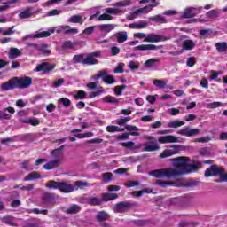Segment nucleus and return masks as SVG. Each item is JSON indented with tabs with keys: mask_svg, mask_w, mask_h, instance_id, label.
Masks as SVG:
<instances>
[{
	"mask_svg": "<svg viewBox=\"0 0 227 227\" xmlns=\"http://www.w3.org/2000/svg\"><path fill=\"white\" fill-rule=\"evenodd\" d=\"M190 160H191L185 156L169 159V162H173L175 168L156 169L149 172V175L154 178H175V176L187 175V173H194V171L201 169V162L197 161L193 164H189Z\"/></svg>",
	"mask_w": 227,
	"mask_h": 227,
	"instance_id": "obj_1",
	"label": "nucleus"
},
{
	"mask_svg": "<svg viewBox=\"0 0 227 227\" xmlns=\"http://www.w3.org/2000/svg\"><path fill=\"white\" fill-rule=\"evenodd\" d=\"M132 4V0H122L116 2L113 4L114 8H106L104 14H100L96 20L101 22L102 20H113V16L111 15H123L127 10V6Z\"/></svg>",
	"mask_w": 227,
	"mask_h": 227,
	"instance_id": "obj_2",
	"label": "nucleus"
},
{
	"mask_svg": "<svg viewBox=\"0 0 227 227\" xmlns=\"http://www.w3.org/2000/svg\"><path fill=\"white\" fill-rule=\"evenodd\" d=\"M65 145H62L60 148H57L51 152L52 160L43 166V169L50 171L51 169H54V168H58L61 161L63 160V148Z\"/></svg>",
	"mask_w": 227,
	"mask_h": 227,
	"instance_id": "obj_3",
	"label": "nucleus"
},
{
	"mask_svg": "<svg viewBox=\"0 0 227 227\" xmlns=\"http://www.w3.org/2000/svg\"><path fill=\"white\" fill-rule=\"evenodd\" d=\"M224 169L217 165H211L206 171H205V176L210 177V176H223V172Z\"/></svg>",
	"mask_w": 227,
	"mask_h": 227,
	"instance_id": "obj_4",
	"label": "nucleus"
},
{
	"mask_svg": "<svg viewBox=\"0 0 227 227\" xmlns=\"http://www.w3.org/2000/svg\"><path fill=\"white\" fill-rule=\"evenodd\" d=\"M154 6L156 5L153 4L151 5L137 9L133 12H129L127 15V19H129V20H133V19H137V15H139L140 13H150V12H152V8H154Z\"/></svg>",
	"mask_w": 227,
	"mask_h": 227,
	"instance_id": "obj_5",
	"label": "nucleus"
},
{
	"mask_svg": "<svg viewBox=\"0 0 227 227\" xmlns=\"http://www.w3.org/2000/svg\"><path fill=\"white\" fill-rule=\"evenodd\" d=\"M180 152V145H173L168 149H165L160 154V159H166L172 155H176Z\"/></svg>",
	"mask_w": 227,
	"mask_h": 227,
	"instance_id": "obj_6",
	"label": "nucleus"
},
{
	"mask_svg": "<svg viewBox=\"0 0 227 227\" xmlns=\"http://www.w3.org/2000/svg\"><path fill=\"white\" fill-rule=\"evenodd\" d=\"M144 152H158L160 150V145L157 141H148L140 145Z\"/></svg>",
	"mask_w": 227,
	"mask_h": 227,
	"instance_id": "obj_7",
	"label": "nucleus"
},
{
	"mask_svg": "<svg viewBox=\"0 0 227 227\" xmlns=\"http://www.w3.org/2000/svg\"><path fill=\"white\" fill-rule=\"evenodd\" d=\"M203 10V7H189L184 10L182 13L183 19H191L192 17H196L200 12Z\"/></svg>",
	"mask_w": 227,
	"mask_h": 227,
	"instance_id": "obj_8",
	"label": "nucleus"
},
{
	"mask_svg": "<svg viewBox=\"0 0 227 227\" xmlns=\"http://www.w3.org/2000/svg\"><path fill=\"white\" fill-rule=\"evenodd\" d=\"M56 28L51 27L49 31H36L35 34L27 35L24 37V40H27L28 38H47V36H51V33H55Z\"/></svg>",
	"mask_w": 227,
	"mask_h": 227,
	"instance_id": "obj_9",
	"label": "nucleus"
},
{
	"mask_svg": "<svg viewBox=\"0 0 227 227\" xmlns=\"http://www.w3.org/2000/svg\"><path fill=\"white\" fill-rule=\"evenodd\" d=\"M16 82V88H29L33 84V79L31 77H23V78H14Z\"/></svg>",
	"mask_w": 227,
	"mask_h": 227,
	"instance_id": "obj_10",
	"label": "nucleus"
},
{
	"mask_svg": "<svg viewBox=\"0 0 227 227\" xmlns=\"http://www.w3.org/2000/svg\"><path fill=\"white\" fill-rule=\"evenodd\" d=\"M96 79H103L104 82L106 84H115L116 80L114 79V75H110L109 73L106 71H100L97 76Z\"/></svg>",
	"mask_w": 227,
	"mask_h": 227,
	"instance_id": "obj_11",
	"label": "nucleus"
},
{
	"mask_svg": "<svg viewBox=\"0 0 227 227\" xmlns=\"http://www.w3.org/2000/svg\"><path fill=\"white\" fill-rule=\"evenodd\" d=\"M56 66L50 64L49 62H43L38 64L35 68V72H43V74H49L52 72Z\"/></svg>",
	"mask_w": 227,
	"mask_h": 227,
	"instance_id": "obj_12",
	"label": "nucleus"
},
{
	"mask_svg": "<svg viewBox=\"0 0 227 227\" xmlns=\"http://www.w3.org/2000/svg\"><path fill=\"white\" fill-rule=\"evenodd\" d=\"M166 40H168V38L164 35L149 34V35H147L145 39H144V42H147L149 43H157L159 42H166Z\"/></svg>",
	"mask_w": 227,
	"mask_h": 227,
	"instance_id": "obj_13",
	"label": "nucleus"
},
{
	"mask_svg": "<svg viewBox=\"0 0 227 227\" xmlns=\"http://www.w3.org/2000/svg\"><path fill=\"white\" fill-rule=\"evenodd\" d=\"M57 33H64L65 35H77V33H79V29L75 27L72 28L68 25H62L57 29Z\"/></svg>",
	"mask_w": 227,
	"mask_h": 227,
	"instance_id": "obj_14",
	"label": "nucleus"
},
{
	"mask_svg": "<svg viewBox=\"0 0 227 227\" xmlns=\"http://www.w3.org/2000/svg\"><path fill=\"white\" fill-rule=\"evenodd\" d=\"M158 142L161 145H166L168 143H178V137L173 135L161 136L158 137Z\"/></svg>",
	"mask_w": 227,
	"mask_h": 227,
	"instance_id": "obj_15",
	"label": "nucleus"
},
{
	"mask_svg": "<svg viewBox=\"0 0 227 227\" xmlns=\"http://www.w3.org/2000/svg\"><path fill=\"white\" fill-rule=\"evenodd\" d=\"M98 52H92V53H89L86 58H84L83 60V65H97V63H98V61L95 59L98 58Z\"/></svg>",
	"mask_w": 227,
	"mask_h": 227,
	"instance_id": "obj_16",
	"label": "nucleus"
},
{
	"mask_svg": "<svg viewBox=\"0 0 227 227\" xmlns=\"http://www.w3.org/2000/svg\"><path fill=\"white\" fill-rule=\"evenodd\" d=\"M131 207L132 204H130L129 202H120L117 205H115L114 212L121 214L123 212H127V210H129V208H130Z\"/></svg>",
	"mask_w": 227,
	"mask_h": 227,
	"instance_id": "obj_17",
	"label": "nucleus"
},
{
	"mask_svg": "<svg viewBox=\"0 0 227 227\" xmlns=\"http://www.w3.org/2000/svg\"><path fill=\"white\" fill-rule=\"evenodd\" d=\"M12 114H15V108L9 106L5 110L0 111V120H10Z\"/></svg>",
	"mask_w": 227,
	"mask_h": 227,
	"instance_id": "obj_18",
	"label": "nucleus"
},
{
	"mask_svg": "<svg viewBox=\"0 0 227 227\" xmlns=\"http://www.w3.org/2000/svg\"><path fill=\"white\" fill-rule=\"evenodd\" d=\"M59 191H60L61 192H74V191H75V187L74 186V184H70V183H67V182H60V184L59 186Z\"/></svg>",
	"mask_w": 227,
	"mask_h": 227,
	"instance_id": "obj_19",
	"label": "nucleus"
},
{
	"mask_svg": "<svg viewBox=\"0 0 227 227\" xmlns=\"http://www.w3.org/2000/svg\"><path fill=\"white\" fill-rule=\"evenodd\" d=\"M114 27H116L114 24H102L97 27L98 31L102 32L103 35H107L108 33H111V31L114 29Z\"/></svg>",
	"mask_w": 227,
	"mask_h": 227,
	"instance_id": "obj_20",
	"label": "nucleus"
},
{
	"mask_svg": "<svg viewBox=\"0 0 227 227\" xmlns=\"http://www.w3.org/2000/svg\"><path fill=\"white\" fill-rule=\"evenodd\" d=\"M159 59H149L145 62V67L148 70H157V66L159 65Z\"/></svg>",
	"mask_w": 227,
	"mask_h": 227,
	"instance_id": "obj_21",
	"label": "nucleus"
},
{
	"mask_svg": "<svg viewBox=\"0 0 227 227\" xmlns=\"http://www.w3.org/2000/svg\"><path fill=\"white\" fill-rule=\"evenodd\" d=\"M130 29H146L148 27V21L139 20L129 24Z\"/></svg>",
	"mask_w": 227,
	"mask_h": 227,
	"instance_id": "obj_22",
	"label": "nucleus"
},
{
	"mask_svg": "<svg viewBox=\"0 0 227 227\" xmlns=\"http://www.w3.org/2000/svg\"><path fill=\"white\" fill-rule=\"evenodd\" d=\"M1 88L2 91H10V90H15V88H17L15 78L3 83Z\"/></svg>",
	"mask_w": 227,
	"mask_h": 227,
	"instance_id": "obj_23",
	"label": "nucleus"
},
{
	"mask_svg": "<svg viewBox=\"0 0 227 227\" xmlns=\"http://www.w3.org/2000/svg\"><path fill=\"white\" fill-rule=\"evenodd\" d=\"M160 49V46L154 44H141L134 48V51H157Z\"/></svg>",
	"mask_w": 227,
	"mask_h": 227,
	"instance_id": "obj_24",
	"label": "nucleus"
},
{
	"mask_svg": "<svg viewBox=\"0 0 227 227\" xmlns=\"http://www.w3.org/2000/svg\"><path fill=\"white\" fill-rule=\"evenodd\" d=\"M104 104H120V99L116 98L114 96L107 95L101 98Z\"/></svg>",
	"mask_w": 227,
	"mask_h": 227,
	"instance_id": "obj_25",
	"label": "nucleus"
},
{
	"mask_svg": "<svg viewBox=\"0 0 227 227\" xmlns=\"http://www.w3.org/2000/svg\"><path fill=\"white\" fill-rule=\"evenodd\" d=\"M110 217L111 216L109 215V214H107V212L106 211H99L96 215V219L97 221H98V223H104V221H109Z\"/></svg>",
	"mask_w": 227,
	"mask_h": 227,
	"instance_id": "obj_26",
	"label": "nucleus"
},
{
	"mask_svg": "<svg viewBox=\"0 0 227 227\" xmlns=\"http://www.w3.org/2000/svg\"><path fill=\"white\" fill-rule=\"evenodd\" d=\"M19 0H10L5 3H3L0 5V13H3V12H6V10H9L12 4H15Z\"/></svg>",
	"mask_w": 227,
	"mask_h": 227,
	"instance_id": "obj_27",
	"label": "nucleus"
},
{
	"mask_svg": "<svg viewBox=\"0 0 227 227\" xmlns=\"http://www.w3.org/2000/svg\"><path fill=\"white\" fill-rule=\"evenodd\" d=\"M38 178H42V176L40 175V173L34 171V172H31L30 174H28L24 178V182H31L33 180H38Z\"/></svg>",
	"mask_w": 227,
	"mask_h": 227,
	"instance_id": "obj_28",
	"label": "nucleus"
},
{
	"mask_svg": "<svg viewBox=\"0 0 227 227\" xmlns=\"http://www.w3.org/2000/svg\"><path fill=\"white\" fill-rule=\"evenodd\" d=\"M115 38L118 43H123L124 42H127L129 35H127V32H119L115 34Z\"/></svg>",
	"mask_w": 227,
	"mask_h": 227,
	"instance_id": "obj_29",
	"label": "nucleus"
},
{
	"mask_svg": "<svg viewBox=\"0 0 227 227\" xmlns=\"http://www.w3.org/2000/svg\"><path fill=\"white\" fill-rule=\"evenodd\" d=\"M27 51V52H31V54H40V44H28Z\"/></svg>",
	"mask_w": 227,
	"mask_h": 227,
	"instance_id": "obj_30",
	"label": "nucleus"
},
{
	"mask_svg": "<svg viewBox=\"0 0 227 227\" xmlns=\"http://www.w3.org/2000/svg\"><path fill=\"white\" fill-rule=\"evenodd\" d=\"M91 184L86 181H76L74 182V191H79V189H84V187H90Z\"/></svg>",
	"mask_w": 227,
	"mask_h": 227,
	"instance_id": "obj_31",
	"label": "nucleus"
},
{
	"mask_svg": "<svg viewBox=\"0 0 227 227\" xmlns=\"http://www.w3.org/2000/svg\"><path fill=\"white\" fill-rule=\"evenodd\" d=\"M68 22H70L71 24H82L84 22V20L81 15H73L68 19Z\"/></svg>",
	"mask_w": 227,
	"mask_h": 227,
	"instance_id": "obj_32",
	"label": "nucleus"
},
{
	"mask_svg": "<svg viewBox=\"0 0 227 227\" xmlns=\"http://www.w3.org/2000/svg\"><path fill=\"white\" fill-rule=\"evenodd\" d=\"M185 125V121H172L167 124L168 129H178V127H182Z\"/></svg>",
	"mask_w": 227,
	"mask_h": 227,
	"instance_id": "obj_33",
	"label": "nucleus"
},
{
	"mask_svg": "<svg viewBox=\"0 0 227 227\" xmlns=\"http://www.w3.org/2000/svg\"><path fill=\"white\" fill-rule=\"evenodd\" d=\"M194 47H196V43L192 40H186L183 43V49L184 51H192Z\"/></svg>",
	"mask_w": 227,
	"mask_h": 227,
	"instance_id": "obj_34",
	"label": "nucleus"
},
{
	"mask_svg": "<svg viewBox=\"0 0 227 227\" xmlns=\"http://www.w3.org/2000/svg\"><path fill=\"white\" fill-rule=\"evenodd\" d=\"M22 52H20V50L17 48H11L9 51V58L10 59H15V58H19Z\"/></svg>",
	"mask_w": 227,
	"mask_h": 227,
	"instance_id": "obj_35",
	"label": "nucleus"
},
{
	"mask_svg": "<svg viewBox=\"0 0 227 227\" xmlns=\"http://www.w3.org/2000/svg\"><path fill=\"white\" fill-rule=\"evenodd\" d=\"M210 74H212V75L209 77L210 81H215L216 82H221V78H219V75H221L223 72L211 70Z\"/></svg>",
	"mask_w": 227,
	"mask_h": 227,
	"instance_id": "obj_36",
	"label": "nucleus"
},
{
	"mask_svg": "<svg viewBox=\"0 0 227 227\" xmlns=\"http://www.w3.org/2000/svg\"><path fill=\"white\" fill-rule=\"evenodd\" d=\"M149 20H152L153 22H161V24H166L168 20L166 18H164L162 15L159 14L156 16H153L149 18Z\"/></svg>",
	"mask_w": 227,
	"mask_h": 227,
	"instance_id": "obj_37",
	"label": "nucleus"
},
{
	"mask_svg": "<svg viewBox=\"0 0 227 227\" xmlns=\"http://www.w3.org/2000/svg\"><path fill=\"white\" fill-rule=\"evenodd\" d=\"M20 123H29V125H33L34 127L40 125V121H38V119L36 118H32L27 120L21 119L20 120Z\"/></svg>",
	"mask_w": 227,
	"mask_h": 227,
	"instance_id": "obj_38",
	"label": "nucleus"
},
{
	"mask_svg": "<svg viewBox=\"0 0 227 227\" xmlns=\"http://www.w3.org/2000/svg\"><path fill=\"white\" fill-rule=\"evenodd\" d=\"M215 48L218 52H226L227 51V43L222 42V43H216Z\"/></svg>",
	"mask_w": 227,
	"mask_h": 227,
	"instance_id": "obj_39",
	"label": "nucleus"
},
{
	"mask_svg": "<svg viewBox=\"0 0 227 227\" xmlns=\"http://www.w3.org/2000/svg\"><path fill=\"white\" fill-rule=\"evenodd\" d=\"M102 198H103V201H111L113 200H116L118 198V194H116V193H104Z\"/></svg>",
	"mask_w": 227,
	"mask_h": 227,
	"instance_id": "obj_40",
	"label": "nucleus"
},
{
	"mask_svg": "<svg viewBox=\"0 0 227 227\" xmlns=\"http://www.w3.org/2000/svg\"><path fill=\"white\" fill-rule=\"evenodd\" d=\"M81 211V207L79 205H72L70 207H68L66 212L67 214H77L78 212Z\"/></svg>",
	"mask_w": 227,
	"mask_h": 227,
	"instance_id": "obj_41",
	"label": "nucleus"
},
{
	"mask_svg": "<svg viewBox=\"0 0 227 227\" xmlns=\"http://www.w3.org/2000/svg\"><path fill=\"white\" fill-rule=\"evenodd\" d=\"M39 54H51V49L47 44H40Z\"/></svg>",
	"mask_w": 227,
	"mask_h": 227,
	"instance_id": "obj_42",
	"label": "nucleus"
},
{
	"mask_svg": "<svg viewBox=\"0 0 227 227\" xmlns=\"http://www.w3.org/2000/svg\"><path fill=\"white\" fill-rule=\"evenodd\" d=\"M153 82L156 88H160V90H164V88H166L167 83L162 80L154 79Z\"/></svg>",
	"mask_w": 227,
	"mask_h": 227,
	"instance_id": "obj_43",
	"label": "nucleus"
},
{
	"mask_svg": "<svg viewBox=\"0 0 227 227\" xmlns=\"http://www.w3.org/2000/svg\"><path fill=\"white\" fill-rule=\"evenodd\" d=\"M156 184L160 187H168V185H176V183L175 182L162 181V180L156 181Z\"/></svg>",
	"mask_w": 227,
	"mask_h": 227,
	"instance_id": "obj_44",
	"label": "nucleus"
},
{
	"mask_svg": "<svg viewBox=\"0 0 227 227\" xmlns=\"http://www.w3.org/2000/svg\"><path fill=\"white\" fill-rule=\"evenodd\" d=\"M127 88V85H121V86H116L114 89V91L117 97H120L123 95V90Z\"/></svg>",
	"mask_w": 227,
	"mask_h": 227,
	"instance_id": "obj_45",
	"label": "nucleus"
},
{
	"mask_svg": "<svg viewBox=\"0 0 227 227\" xmlns=\"http://www.w3.org/2000/svg\"><path fill=\"white\" fill-rule=\"evenodd\" d=\"M59 184H60V182L50 181L49 183L46 184V187L48 189H59Z\"/></svg>",
	"mask_w": 227,
	"mask_h": 227,
	"instance_id": "obj_46",
	"label": "nucleus"
},
{
	"mask_svg": "<svg viewBox=\"0 0 227 227\" xmlns=\"http://www.w3.org/2000/svg\"><path fill=\"white\" fill-rule=\"evenodd\" d=\"M220 13H221V11L219 9H215V10H211V11L207 12V15L210 19H214L215 17H219Z\"/></svg>",
	"mask_w": 227,
	"mask_h": 227,
	"instance_id": "obj_47",
	"label": "nucleus"
},
{
	"mask_svg": "<svg viewBox=\"0 0 227 227\" xmlns=\"http://www.w3.org/2000/svg\"><path fill=\"white\" fill-rule=\"evenodd\" d=\"M73 61L74 63H82L84 65V54L74 55Z\"/></svg>",
	"mask_w": 227,
	"mask_h": 227,
	"instance_id": "obj_48",
	"label": "nucleus"
},
{
	"mask_svg": "<svg viewBox=\"0 0 227 227\" xmlns=\"http://www.w3.org/2000/svg\"><path fill=\"white\" fill-rule=\"evenodd\" d=\"M89 205H100L102 203V200L97 197H90L88 199Z\"/></svg>",
	"mask_w": 227,
	"mask_h": 227,
	"instance_id": "obj_49",
	"label": "nucleus"
},
{
	"mask_svg": "<svg viewBox=\"0 0 227 227\" xmlns=\"http://www.w3.org/2000/svg\"><path fill=\"white\" fill-rule=\"evenodd\" d=\"M106 130L107 132H123L125 129H121L118 126H107Z\"/></svg>",
	"mask_w": 227,
	"mask_h": 227,
	"instance_id": "obj_50",
	"label": "nucleus"
},
{
	"mask_svg": "<svg viewBox=\"0 0 227 227\" xmlns=\"http://www.w3.org/2000/svg\"><path fill=\"white\" fill-rule=\"evenodd\" d=\"M78 139H84L86 137H93V132L80 133L74 135Z\"/></svg>",
	"mask_w": 227,
	"mask_h": 227,
	"instance_id": "obj_51",
	"label": "nucleus"
},
{
	"mask_svg": "<svg viewBox=\"0 0 227 227\" xmlns=\"http://www.w3.org/2000/svg\"><path fill=\"white\" fill-rule=\"evenodd\" d=\"M223 106H224V104L219 101L207 104L209 109H217V107H223Z\"/></svg>",
	"mask_w": 227,
	"mask_h": 227,
	"instance_id": "obj_52",
	"label": "nucleus"
},
{
	"mask_svg": "<svg viewBox=\"0 0 227 227\" xmlns=\"http://www.w3.org/2000/svg\"><path fill=\"white\" fill-rule=\"evenodd\" d=\"M102 178H103V181L107 184L108 182H111V180H113V173L111 172L103 173Z\"/></svg>",
	"mask_w": 227,
	"mask_h": 227,
	"instance_id": "obj_53",
	"label": "nucleus"
},
{
	"mask_svg": "<svg viewBox=\"0 0 227 227\" xmlns=\"http://www.w3.org/2000/svg\"><path fill=\"white\" fill-rule=\"evenodd\" d=\"M122 146H125L126 148H129L130 150H137V148H140L141 145H136L134 142H128L122 144Z\"/></svg>",
	"mask_w": 227,
	"mask_h": 227,
	"instance_id": "obj_54",
	"label": "nucleus"
},
{
	"mask_svg": "<svg viewBox=\"0 0 227 227\" xmlns=\"http://www.w3.org/2000/svg\"><path fill=\"white\" fill-rule=\"evenodd\" d=\"M14 189H20V191H33V189H35V185L28 184L27 186H22L20 184V185L14 186Z\"/></svg>",
	"mask_w": 227,
	"mask_h": 227,
	"instance_id": "obj_55",
	"label": "nucleus"
},
{
	"mask_svg": "<svg viewBox=\"0 0 227 227\" xmlns=\"http://www.w3.org/2000/svg\"><path fill=\"white\" fill-rule=\"evenodd\" d=\"M76 100H82L86 98V91L79 90L76 94L74 96Z\"/></svg>",
	"mask_w": 227,
	"mask_h": 227,
	"instance_id": "obj_56",
	"label": "nucleus"
},
{
	"mask_svg": "<svg viewBox=\"0 0 227 227\" xmlns=\"http://www.w3.org/2000/svg\"><path fill=\"white\" fill-rule=\"evenodd\" d=\"M130 120H132V118L128 116V117H124V118L115 120V123L117 125H124L125 123H127V121H130Z\"/></svg>",
	"mask_w": 227,
	"mask_h": 227,
	"instance_id": "obj_57",
	"label": "nucleus"
},
{
	"mask_svg": "<svg viewBox=\"0 0 227 227\" xmlns=\"http://www.w3.org/2000/svg\"><path fill=\"white\" fill-rule=\"evenodd\" d=\"M59 102L64 106V107H70L72 101L67 98H61L59 99Z\"/></svg>",
	"mask_w": 227,
	"mask_h": 227,
	"instance_id": "obj_58",
	"label": "nucleus"
},
{
	"mask_svg": "<svg viewBox=\"0 0 227 227\" xmlns=\"http://www.w3.org/2000/svg\"><path fill=\"white\" fill-rule=\"evenodd\" d=\"M212 33H214V32L210 28H208V29H201L200 31V36H203L204 38H207V36H210V35H212Z\"/></svg>",
	"mask_w": 227,
	"mask_h": 227,
	"instance_id": "obj_59",
	"label": "nucleus"
},
{
	"mask_svg": "<svg viewBox=\"0 0 227 227\" xmlns=\"http://www.w3.org/2000/svg\"><path fill=\"white\" fill-rule=\"evenodd\" d=\"M31 15V10L27 9L19 14L20 19H27Z\"/></svg>",
	"mask_w": 227,
	"mask_h": 227,
	"instance_id": "obj_60",
	"label": "nucleus"
},
{
	"mask_svg": "<svg viewBox=\"0 0 227 227\" xmlns=\"http://www.w3.org/2000/svg\"><path fill=\"white\" fill-rule=\"evenodd\" d=\"M128 67L130 70H137L139 68V62L131 60L129 62Z\"/></svg>",
	"mask_w": 227,
	"mask_h": 227,
	"instance_id": "obj_61",
	"label": "nucleus"
},
{
	"mask_svg": "<svg viewBox=\"0 0 227 227\" xmlns=\"http://www.w3.org/2000/svg\"><path fill=\"white\" fill-rule=\"evenodd\" d=\"M209 141H212V137H202L200 138H196L194 140V143H208Z\"/></svg>",
	"mask_w": 227,
	"mask_h": 227,
	"instance_id": "obj_62",
	"label": "nucleus"
},
{
	"mask_svg": "<svg viewBox=\"0 0 227 227\" xmlns=\"http://www.w3.org/2000/svg\"><path fill=\"white\" fill-rule=\"evenodd\" d=\"M74 47H75V43H72L71 41H66L62 45V49H74Z\"/></svg>",
	"mask_w": 227,
	"mask_h": 227,
	"instance_id": "obj_63",
	"label": "nucleus"
},
{
	"mask_svg": "<svg viewBox=\"0 0 227 227\" xmlns=\"http://www.w3.org/2000/svg\"><path fill=\"white\" fill-rule=\"evenodd\" d=\"M64 83H65V79L60 78V79H58L57 81H54L52 82V86L53 88H59V86H63Z\"/></svg>",
	"mask_w": 227,
	"mask_h": 227,
	"instance_id": "obj_64",
	"label": "nucleus"
}]
</instances>
